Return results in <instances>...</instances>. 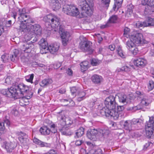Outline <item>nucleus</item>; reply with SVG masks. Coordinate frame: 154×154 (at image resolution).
Segmentation results:
<instances>
[{"label":"nucleus","mask_w":154,"mask_h":154,"mask_svg":"<svg viewBox=\"0 0 154 154\" xmlns=\"http://www.w3.org/2000/svg\"><path fill=\"white\" fill-rule=\"evenodd\" d=\"M81 154H91L89 152L86 153V150L83 148H82L80 150Z\"/></svg>","instance_id":"obj_59"},{"label":"nucleus","mask_w":154,"mask_h":154,"mask_svg":"<svg viewBox=\"0 0 154 154\" xmlns=\"http://www.w3.org/2000/svg\"><path fill=\"white\" fill-rule=\"evenodd\" d=\"M130 39L137 45H139L143 44L144 39L141 33H136L130 36Z\"/></svg>","instance_id":"obj_11"},{"label":"nucleus","mask_w":154,"mask_h":154,"mask_svg":"<svg viewBox=\"0 0 154 154\" xmlns=\"http://www.w3.org/2000/svg\"><path fill=\"white\" fill-rule=\"evenodd\" d=\"M26 11L25 9L23 8L19 10V16L18 18L20 22H23V20L24 18H26V16L28 15L26 14Z\"/></svg>","instance_id":"obj_19"},{"label":"nucleus","mask_w":154,"mask_h":154,"mask_svg":"<svg viewBox=\"0 0 154 154\" xmlns=\"http://www.w3.org/2000/svg\"><path fill=\"white\" fill-rule=\"evenodd\" d=\"M110 0H102L101 3L100 5V10H104L107 9L109 7Z\"/></svg>","instance_id":"obj_20"},{"label":"nucleus","mask_w":154,"mask_h":154,"mask_svg":"<svg viewBox=\"0 0 154 154\" xmlns=\"http://www.w3.org/2000/svg\"><path fill=\"white\" fill-rule=\"evenodd\" d=\"M38 44L40 46V52L42 54H46L48 53V42L44 38H42L38 42Z\"/></svg>","instance_id":"obj_15"},{"label":"nucleus","mask_w":154,"mask_h":154,"mask_svg":"<svg viewBox=\"0 0 154 154\" xmlns=\"http://www.w3.org/2000/svg\"><path fill=\"white\" fill-rule=\"evenodd\" d=\"M123 126L124 128L127 131H128L129 132H130L131 131L135 129L134 127H133V126L131 124L130 121H129L127 120L125 121Z\"/></svg>","instance_id":"obj_18"},{"label":"nucleus","mask_w":154,"mask_h":154,"mask_svg":"<svg viewBox=\"0 0 154 154\" xmlns=\"http://www.w3.org/2000/svg\"><path fill=\"white\" fill-rule=\"evenodd\" d=\"M2 60L4 63H6L8 61L9 59V55L7 54L3 55L1 57Z\"/></svg>","instance_id":"obj_44"},{"label":"nucleus","mask_w":154,"mask_h":154,"mask_svg":"<svg viewBox=\"0 0 154 154\" xmlns=\"http://www.w3.org/2000/svg\"><path fill=\"white\" fill-rule=\"evenodd\" d=\"M117 51L119 55L122 58L125 57V53L123 52L120 47L119 46L117 50Z\"/></svg>","instance_id":"obj_36"},{"label":"nucleus","mask_w":154,"mask_h":154,"mask_svg":"<svg viewBox=\"0 0 154 154\" xmlns=\"http://www.w3.org/2000/svg\"><path fill=\"white\" fill-rule=\"evenodd\" d=\"M108 134L107 132L105 130H100L99 131L95 129H91L88 131L87 134V137L91 140H95L97 137L99 136L100 137H103L105 138Z\"/></svg>","instance_id":"obj_6"},{"label":"nucleus","mask_w":154,"mask_h":154,"mask_svg":"<svg viewBox=\"0 0 154 154\" xmlns=\"http://www.w3.org/2000/svg\"><path fill=\"white\" fill-rule=\"evenodd\" d=\"M59 48V46L56 44H53L48 47L49 52L51 53L54 54L58 50Z\"/></svg>","instance_id":"obj_25"},{"label":"nucleus","mask_w":154,"mask_h":154,"mask_svg":"<svg viewBox=\"0 0 154 154\" xmlns=\"http://www.w3.org/2000/svg\"><path fill=\"white\" fill-rule=\"evenodd\" d=\"M35 65H37L38 67L42 68H45V65L42 63H40L37 62H35Z\"/></svg>","instance_id":"obj_63"},{"label":"nucleus","mask_w":154,"mask_h":154,"mask_svg":"<svg viewBox=\"0 0 154 154\" xmlns=\"http://www.w3.org/2000/svg\"><path fill=\"white\" fill-rule=\"evenodd\" d=\"M151 102V98L147 96H145L142 99L140 105L143 107V106H148Z\"/></svg>","instance_id":"obj_16"},{"label":"nucleus","mask_w":154,"mask_h":154,"mask_svg":"<svg viewBox=\"0 0 154 154\" xmlns=\"http://www.w3.org/2000/svg\"><path fill=\"white\" fill-rule=\"evenodd\" d=\"M146 27L154 26V18L148 17L145 21Z\"/></svg>","instance_id":"obj_28"},{"label":"nucleus","mask_w":154,"mask_h":154,"mask_svg":"<svg viewBox=\"0 0 154 154\" xmlns=\"http://www.w3.org/2000/svg\"><path fill=\"white\" fill-rule=\"evenodd\" d=\"M121 70L127 72L130 70V68L127 66H124L122 67Z\"/></svg>","instance_id":"obj_55"},{"label":"nucleus","mask_w":154,"mask_h":154,"mask_svg":"<svg viewBox=\"0 0 154 154\" xmlns=\"http://www.w3.org/2000/svg\"><path fill=\"white\" fill-rule=\"evenodd\" d=\"M134 63L138 67H143L147 63L146 61L143 58H139L135 60Z\"/></svg>","instance_id":"obj_17"},{"label":"nucleus","mask_w":154,"mask_h":154,"mask_svg":"<svg viewBox=\"0 0 154 154\" xmlns=\"http://www.w3.org/2000/svg\"><path fill=\"white\" fill-rule=\"evenodd\" d=\"M96 154H102V151L100 149H98L95 151Z\"/></svg>","instance_id":"obj_64"},{"label":"nucleus","mask_w":154,"mask_h":154,"mask_svg":"<svg viewBox=\"0 0 154 154\" xmlns=\"http://www.w3.org/2000/svg\"><path fill=\"white\" fill-rule=\"evenodd\" d=\"M12 78L10 77H7L5 79V83L6 84L9 85L11 84Z\"/></svg>","instance_id":"obj_53"},{"label":"nucleus","mask_w":154,"mask_h":154,"mask_svg":"<svg viewBox=\"0 0 154 154\" xmlns=\"http://www.w3.org/2000/svg\"><path fill=\"white\" fill-rule=\"evenodd\" d=\"M28 90V86L23 84H20L13 85L9 88L3 89L1 92L7 97L17 99L23 97Z\"/></svg>","instance_id":"obj_1"},{"label":"nucleus","mask_w":154,"mask_h":154,"mask_svg":"<svg viewBox=\"0 0 154 154\" xmlns=\"http://www.w3.org/2000/svg\"><path fill=\"white\" fill-rule=\"evenodd\" d=\"M148 4L149 6L154 8V0H148Z\"/></svg>","instance_id":"obj_54"},{"label":"nucleus","mask_w":154,"mask_h":154,"mask_svg":"<svg viewBox=\"0 0 154 154\" xmlns=\"http://www.w3.org/2000/svg\"><path fill=\"white\" fill-rule=\"evenodd\" d=\"M101 61L97 59L93 58L91 60V63L92 65L94 66H96L99 65Z\"/></svg>","instance_id":"obj_42"},{"label":"nucleus","mask_w":154,"mask_h":154,"mask_svg":"<svg viewBox=\"0 0 154 154\" xmlns=\"http://www.w3.org/2000/svg\"><path fill=\"white\" fill-rule=\"evenodd\" d=\"M151 144V143L150 142H148L145 145H144L143 149L144 150H146Z\"/></svg>","instance_id":"obj_61"},{"label":"nucleus","mask_w":154,"mask_h":154,"mask_svg":"<svg viewBox=\"0 0 154 154\" xmlns=\"http://www.w3.org/2000/svg\"><path fill=\"white\" fill-rule=\"evenodd\" d=\"M115 2L114 3V6L113 7V9L114 10H115L116 8L117 9L119 8L122 4L123 0H115Z\"/></svg>","instance_id":"obj_33"},{"label":"nucleus","mask_w":154,"mask_h":154,"mask_svg":"<svg viewBox=\"0 0 154 154\" xmlns=\"http://www.w3.org/2000/svg\"><path fill=\"white\" fill-rule=\"evenodd\" d=\"M21 23L20 25L22 23H23L24 25L26 26H28L30 23H34V20L32 18L30 17L29 15H28L26 16V18H24L23 20V22H20Z\"/></svg>","instance_id":"obj_24"},{"label":"nucleus","mask_w":154,"mask_h":154,"mask_svg":"<svg viewBox=\"0 0 154 154\" xmlns=\"http://www.w3.org/2000/svg\"><path fill=\"white\" fill-rule=\"evenodd\" d=\"M117 18L118 17L117 16L113 15L110 18L108 22L109 24L110 23H115L116 22Z\"/></svg>","instance_id":"obj_43"},{"label":"nucleus","mask_w":154,"mask_h":154,"mask_svg":"<svg viewBox=\"0 0 154 154\" xmlns=\"http://www.w3.org/2000/svg\"><path fill=\"white\" fill-rule=\"evenodd\" d=\"M92 82L96 84H100L103 80L101 76L97 75H93L91 78Z\"/></svg>","instance_id":"obj_22"},{"label":"nucleus","mask_w":154,"mask_h":154,"mask_svg":"<svg viewBox=\"0 0 154 154\" xmlns=\"http://www.w3.org/2000/svg\"><path fill=\"white\" fill-rule=\"evenodd\" d=\"M23 45L22 50L24 52V54L22 55L21 57V61L23 63H26L29 60L28 53L32 51H34L35 46L32 43L28 44L25 43Z\"/></svg>","instance_id":"obj_7"},{"label":"nucleus","mask_w":154,"mask_h":154,"mask_svg":"<svg viewBox=\"0 0 154 154\" xmlns=\"http://www.w3.org/2000/svg\"><path fill=\"white\" fill-rule=\"evenodd\" d=\"M146 25L145 24V21L143 22L138 21L136 24V26L138 28L145 27H146Z\"/></svg>","instance_id":"obj_45"},{"label":"nucleus","mask_w":154,"mask_h":154,"mask_svg":"<svg viewBox=\"0 0 154 154\" xmlns=\"http://www.w3.org/2000/svg\"><path fill=\"white\" fill-rule=\"evenodd\" d=\"M146 135L148 138L153 136L154 133V117H151L148 123L145 125Z\"/></svg>","instance_id":"obj_9"},{"label":"nucleus","mask_w":154,"mask_h":154,"mask_svg":"<svg viewBox=\"0 0 154 154\" xmlns=\"http://www.w3.org/2000/svg\"><path fill=\"white\" fill-rule=\"evenodd\" d=\"M39 131L42 134L44 135H48L51 132L50 129L46 126L41 128Z\"/></svg>","instance_id":"obj_29"},{"label":"nucleus","mask_w":154,"mask_h":154,"mask_svg":"<svg viewBox=\"0 0 154 154\" xmlns=\"http://www.w3.org/2000/svg\"><path fill=\"white\" fill-rule=\"evenodd\" d=\"M5 124L8 127L10 124V121L7 119L4 120V122H0V133H4L5 130Z\"/></svg>","instance_id":"obj_21"},{"label":"nucleus","mask_w":154,"mask_h":154,"mask_svg":"<svg viewBox=\"0 0 154 154\" xmlns=\"http://www.w3.org/2000/svg\"><path fill=\"white\" fill-rule=\"evenodd\" d=\"M84 133V128L83 127H80L77 130L75 133V138H78L82 136Z\"/></svg>","instance_id":"obj_30"},{"label":"nucleus","mask_w":154,"mask_h":154,"mask_svg":"<svg viewBox=\"0 0 154 154\" xmlns=\"http://www.w3.org/2000/svg\"><path fill=\"white\" fill-rule=\"evenodd\" d=\"M43 20L46 22L50 23L52 27L55 28L54 31H57L63 28L60 25V18L56 16L50 14L45 16Z\"/></svg>","instance_id":"obj_5"},{"label":"nucleus","mask_w":154,"mask_h":154,"mask_svg":"<svg viewBox=\"0 0 154 154\" xmlns=\"http://www.w3.org/2000/svg\"><path fill=\"white\" fill-rule=\"evenodd\" d=\"M124 109V107L123 106H117V109H116V108H115L114 109L116 110V112H117L118 113H119V115L120 114V112L122 110H123Z\"/></svg>","instance_id":"obj_52"},{"label":"nucleus","mask_w":154,"mask_h":154,"mask_svg":"<svg viewBox=\"0 0 154 154\" xmlns=\"http://www.w3.org/2000/svg\"><path fill=\"white\" fill-rule=\"evenodd\" d=\"M79 4L81 9L85 10L88 16H90L92 13L93 0H80Z\"/></svg>","instance_id":"obj_8"},{"label":"nucleus","mask_w":154,"mask_h":154,"mask_svg":"<svg viewBox=\"0 0 154 154\" xmlns=\"http://www.w3.org/2000/svg\"><path fill=\"white\" fill-rule=\"evenodd\" d=\"M33 142L35 144L40 146L41 147H49L50 146V144L43 142L35 138H33Z\"/></svg>","instance_id":"obj_23"},{"label":"nucleus","mask_w":154,"mask_h":154,"mask_svg":"<svg viewBox=\"0 0 154 154\" xmlns=\"http://www.w3.org/2000/svg\"><path fill=\"white\" fill-rule=\"evenodd\" d=\"M65 122L63 123V125H66V128L67 127L71 125L72 123V121L71 120V119L69 117H65Z\"/></svg>","instance_id":"obj_35"},{"label":"nucleus","mask_w":154,"mask_h":154,"mask_svg":"<svg viewBox=\"0 0 154 154\" xmlns=\"http://www.w3.org/2000/svg\"><path fill=\"white\" fill-rule=\"evenodd\" d=\"M133 8V7L132 6H129L128 7L125 14L126 16L127 17H129L131 16L132 14Z\"/></svg>","instance_id":"obj_37"},{"label":"nucleus","mask_w":154,"mask_h":154,"mask_svg":"<svg viewBox=\"0 0 154 154\" xmlns=\"http://www.w3.org/2000/svg\"><path fill=\"white\" fill-rule=\"evenodd\" d=\"M66 73L69 75H72V71L71 69L68 68L67 70Z\"/></svg>","instance_id":"obj_62"},{"label":"nucleus","mask_w":154,"mask_h":154,"mask_svg":"<svg viewBox=\"0 0 154 154\" xmlns=\"http://www.w3.org/2000/svg\"><path fill=\"white\" fill-rule=\"evenodd\" d=\"M63 11L67 14L79 18L86 17L88 16L85 10L82 9V12L80 14L77 8L72 5H64L63 7Z\"/></svg>","instance_id":"obj_4"},{"label":"nucleus","mask_w":154,"mask_h":154,"mask_svg":"<svg viewBox=\"0 0 154 154\" xmlns=\"http://www.w3.org/2000/svg\"><path fill=\"white\" fill-rule=\"evenodd\" d=\"M53 82L52 80L51 79L47 78L43 80L40 83V85L43 87L48 86Z\"/></svg>","instance_id":"obj_26"},{"label":"nucleus","mask_w":154,"mask_h":154,"mask_svg":"<svg viewBox=\"0 0 154 154\" xmlns=\"http://www.w3.org/2000/svg\"><path fill=\"white\" fill-rule=\"evenodd\" d=\"M62 102H66L65 103V105H68L69 106H73L75 105V103L74 101L70 100H69L66 99H63L62 100Z\"/></svg>","instance_id":"obj_39"},{"label":"nucleus","mask_w":154,"mask_h":154,"mask_svg":"<svg viewBox=\"0 0 154 154\" xmlns=\"http://www.w3.org/2000/svg\"><path fill=\"white\" fill-rule=\"evenodd\" d=\"M79 97L77 99L78 101H81L85 98V93L84 92H81L79 93Z\"/></svg>","instance_id":"obj_40"},{"label":"nucleus","mask_w":154,"mask_h":154,"mask_svg":"<svg viewBox=\"0 0 154 154\" xmlns=\"http://www.w3.org/2000/svg\"><path fill=\"white\" fill-rule=\"evenodd\" d=\"M20 29L22 30V31L27 32V36L28 35V34L29 35V34H31V36L26 40H27V41L32 40L33 37H31V35L35 34L36 35H39L41 33L42 29L40 26L38 24L35 25L30 24L27 26L22 23L20 25Z\"/></svg>","instance_id":"obj_3"},{"label":"nucleus","mask_w":154,"mask_h":154,"mask_svg":"<svg viewBox=\"0 0 154 154\" xmlns=\"http://www.w3.org/2000/svg\"><path fill=\"white\" fill-rule=\"evenodd\" d=\"M142 108L141 106L140 105H138L137 106L132 107V108H127V109L128 110H132L133 109L134 111H136L138 110H139Z\"/></svg>","instance_id":"obj_50"},{"label":"nucleus","mask_w":154,"mask_h":154,"mask_svg":"<svg viewBox=\"0 0 154 154\" xmlns=\"http://www.w3.org/2000/svg\"><path fill=\"white\" fill-rule=\"evenodd\" d=\"M104 104L106 108H103L102 110L104 111L106 116L107 117L110 116L115 119H117L119 117V113L114 109L117 105L115 97L112 95L109 96L106 99Z\"/></svg>","instance_id":"obj_2"},{"label":"nucleus","mask_w":154,"mask_h":154,"mask_svg":"<svg viewBox=\"0 0 154 154\" xmlns=\"http://www.w3.org/2000/svg\"><path fill=\"white\" fill-rule=\"evenodd\" d=\"M88 61H86L82 62L80 64L82 70L83 71L85 70L88 68Z\"/></svg>","instance_id":"obj_34"},{"label":"nucleus","mask_w":154,"mask_h":154,"mask_svg":"<svg viewBox=\"0 0 154 154\" xmlns=\"http://www.w3.org/2000/svg\"><path fill=\"white\" fill-rule=\"evenodd\" d=\"M110 26V24L109 23V22L108 21V22L106 24L101 26H100V28L101 29H103L106 28L108 27L109 26Z\"/></svg>","instance_id":"obj_56"},{"label":"nucleus","mask_w":154,"mask_h":154,"mask_svg":"<svg viewBox=\"0 0 154 154\" xmlns=\"http://www.w3.org/2000/svg\"><path fill=\"white\" fill-rule=\"evenodd\" d=\"M11 112L13 114H14L15 116L17 115L18 113V111L15 108L13 109L11 111Z\"/></svg>","instance_id":"obj_60"},{"label":"nucleus","mask_w":154,"mask_h":154,"mask_svg":"<svg viewBox=\"0 0 154 154\" xmlns=\"http://www.w3.org/2000/svg\"><path fill=\"white\" fill-rule=\"evenodd\" d=\"M58 119L59 121V127L61 133L64 135H67L68 133L67 131H65L66 128V125H63V123L65 122V116L64 115V112L62 111L58 113Z\"/></svg>","instance_id":"obj_10"},{"label":"nucleus","mask_w":154,"mask_h":154,"mask_svg":"<svg viewBox=\"0 0 154 154\" xmlns=\"http://www.w3.org/2000/svg\"><path fill=\"white\" fill-rule=\"evenodd\" d=\"M154 12V8L149 6H147L145 10V13L146 14H150Z\"/></svg>","instance_id":"obj_31"},{"label":"nucleus","mask_w":154,"mask_h":154,"mask_svg":"<svg viewBox=\"0 0 154 154\" xmlns=\"http://www.w3.org/2000/svg\"><path fill=\"white\" fill-rule=\"evenodd\" d=\"M2 146L8 152H11L15 148L16 146L14 143L7 141L4 139L0 138Z\"/></svg>","instance_id":"obj_12"},{"label":"nucleus","mask_w":154,"mask_h":154,"mask_svg":"<svg viewBox=\"0 0 154 154\" xmlns=\"http://www.w3.org/2000/svg\"><path fill=\"white\" fill-rule=\"evenodd\" d=\"M126 45L127 48L130 51L131 49L134 48L135 46H137L130 39V41H128L126 43Z\"/></svg>","instance_id":"obj_32"},{"label":"nucleus","mask_w":154,"mask_h":154,"mask_svg":"<svg viewBox=\"0 0 154 154\" xmlns=\"http://www.w3.org/2000/svg\"><path fill=\"white\" fill-rule=\"evenodd\" d=\"M119 101L124 103L128 102V99L127 96L123 94L121 96H119Z\"/></svg>","instance_id":"obj_38"},{"label":"nucleus","mask_w":154,"mask_h":154,"mask_svg":"<svg viewBox=\"0 0 154 154\" xmlns=\"http://www.w3.org/2000/svg\"><path fill=\"white\" fill-rule=\"evenodd\" d=\"M130 29L129 28L127 27H126L124 29V35L127 38H128L129 37V35H128L129 32H130Z\"/></svg>","instance_id":"obj_49"},{"label":"nucleus","mask_w":154,"mask_h":154,"mask_svg":"<svg viewBox=\"0 0 154 154\" xmlns=\"http://www.w3.org/2000/svg\"><path fill=\"white\" fill-rule=\"evenodd\" d=\"M72 95L73 96H75L77 93H78L79 91L78 88H76L75 87H72L70 89Z\"/></svg>","instance_id":"obj_46"},{"label":"nucleus","mask_w":154,"mask_h":154,"mask_svg":"<svg viewBox=\"0 0 154 154\" xmlns=\"http://www.w3.org/2000/svg\"><path fill=\"white\" fill-rule=\"evenodd\" d=\"M148 88L149 91H151L154 88V82L150 80L149 81L148 85Z\"/></svg>","instance_id":"obj_47"},{"label":"nucleus","mask_w":154,"mask_h":154,"mask_svg":"<svg viewBox=\"0 0 154 154\" xmlns=\"http://www.w3.org/2000/svg\"><path fill=\"white\" fill-rule=\"evenodd\" d=\"M91 43L90 42L86 41V38H85L84 42L81 41L80 43V48L83 51L91 53L93 51L91 47Z\"/></svg>","instance_id":"obj_14"},{"label":"nucleus","mask_w":154,"mask_h":154,"mask_svg":"<svg viewBox=\"0 0 154 154\" xmlns=\"http://www.w3.org/2000/svg\"><path fill=\"white\" fill-rule=\"evenodd\" d=\"M19 139L20 141L22 143L24 144V143H26V138L23 137H20L19 138Z\"/></svg>","instance_id":"obj_58"},{"label":"nucleus","mask_w":154,"mask_h":154,"mask_svg":"<svg viewBox=\"0 0 154 154\" xmlns=\"http://www.w3.org/2000/svg\"><path fill=\"white\" fill-rule=\"evenodd\" d=\"M130 122L133 127H135V126H134V125H136L137 124L138 125L140 124V122L139 119H134L132 120Z\"/></svg>","instance_id":"obj_48"},{"label":"nucleus","mask_w":154,"mask_h":154,"mask_svg":"<svg viewBox=\"0 0 154 154\" xmlns=\"http://www.w3.org/2000/svg\"><path fill=\"white\" fill-rule=\"evenodd\" d=\"M59 31L62 39V44L64 46H66L71 38L69 32L64 31L63 28Z\"/></svg>","instance_id":"obj_13"},{"label":"nucleus","mask_w":154,"mask_h":154,"mask_svg":"<svg viewBox=\"0 0 154 154\" xmlns=\"http://www.w3.org/2000/svg\"><path fill=\"white\" fill-rule=\"evenodd\" d=\"M83 141L82 140H77L75 142V144L77 146H80L82 143Z\"/></svg>","instance_id":"obj_57"},{"label":"nucleus","mask_w":154,"mask_h":154,"mask_svg":"<svg viewBox=\"0 0 154 154\" xmlns=\"http://www.w3.org/2000/svg\"><path fill=\"white\" fill-rule=\"evenodd\" d=\"M52 2L51 5L54 10H57L60 7L61 5L57 0H52Z\"/></svg>","instance_id":"obj_27"},{"label":"nucleus","mask_w":154,"mask_h":154,"mask_svg":"<svg viewBox=\"0 0 154 154\" xmlns=\"http://www.w3.org/2000/svg\"><path fill=\"white\" fill-rule=\"evenodd\" d=\"M34 76V75L33 74L27 75L25 77V79L27 82L32 83Z\"/></svg>","instance_id":"obj_41"},{"label":"nucleus","mask_w":154,"mask_h":154,"mask_svg":"<svg viewBox=\"0 0 154 154\" xmlns=\"http://www.w3.org/2000/svg\"><path fill=\"white\" fill-rule=\"evenodd\" d=\"M130 51L134 55H136L138 52V48L136 47V46H135L134 48L131 49Z\"/></svg>","instance_id":"obj_51"}]
</instances>
